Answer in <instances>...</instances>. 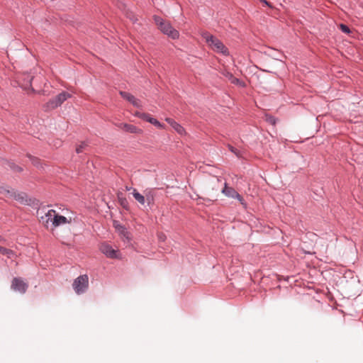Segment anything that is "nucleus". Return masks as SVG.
Instances as JSON below:
<instances>
[{
	"label": "nucleus",
	"instance_id": "1",
	"mask_svg": "<svg viewBox=\"0 0 363 363\" xmlns=\"http://www.w3.org/2000/svg\"><path fill=\"white\" fill-rule=\"evenodd\" d=\"M155 23L162 33L168 35L172 39H177L179 37V31L174 29L171 23L158 16H153Z\"/></svg>",
	"mask_w": 363,
	"mask_h": 363
},
{
	"label": "nucleus",
	"instance_id": "2",
	"mask_svg": "<svg viewBox=\"0 0 363 363\" xmlns=\"http://www.w3.org/2000/svg\"><path fill=\"white\" fill-rule=\"evenodd\" d=\"M202 37L215 52L222 53L225 56L229 55L228 49L218 38L208 32L203 33Z\"/></svg>",
	"mask_w": 363,
	"mask_h": 363
},
{
	"label": "nucleus",
	"instance_id": "3",
	"mask_svg": "<svg viewBox=\"0 0 363 363\" xmlns=\"http://www.w3.org/2000/svg\"><path fill=\"white\" fill-rule=\"evenodd\" d=\"M72 96L67 91H62L57 94L55 98L50 99L45 105L44 108L45 111H50L60 106L64 101Z\"/></svg>",
	"mask_w": 363,
	"mask_h": 363
},
{
	"label": "nucleus",
	"instance_id": "4",
	"mask_svg": "<svg viewBox=\"0 0 363 363\" xmlns=\"http://www.w3.org/2000/svg\"><path fill=\"white\" fill-rule=\"evenodd\" d=\"M72 286L77 294H82L86 292L89 287L88 276L86 274L79 276L74 280Z\"/></svg>",
	"mask_w": 363,
	"mask_h": 363
},
{
	"label": "nucleus",
	"instance_id": "5",
	"mask_svg": "<svg viewBox=\"0 0 363 363\" xmlns=\"http://www.w3.org/2000/svg\"><path fill=\"white\" fill-rule=\"evenodd\" d=\"M11 289L21 294H25L28 288V284L21 277H14L11 281Z\"/></svg>",
	"mask_w": 363,
	"mask_h": 363
},
{
	"label": "nucleus",
	"instance_id": "6",
	"mask_svg": "<svg viewBox=\"0 0 363 363\" xmlns=\"http://www.w3.org/2000/svg\"><path fill=\"white\" fill-rule=\"evenodd\" d=\"M33 77L30 73H23L18 76V83L24 89L31 87Z\"/></svg>",
	"mask_w": 363,
	"mask_h": 363
},
{
	"label": "nucleus",
	"instance_id": "7",
	"mask_svg": "<svg viewBox=\"0 0 363 363\" xmlns=\"http://www.w3.org/2000/svg\"><path fill=\"white\" fill-rule=\"evenodd\" d=\"M134 115L138 117L139 118L143 119V121L150 123L151 124L154 125L155 126L159 128H162L164 127V125L160 121H158L156 118L152 117L149 113L136 111Z\"/></svg>",
	"mask_w": 363,
	"mask_h": 363
},
{
	"label": "nucleus",
	"instance_id": "8",
	"mask_svg": "<svg viewBox=\"0 0 363 363\" xmlns=\"http://www.w3.org/2000/svg\"><path fill=\"white\" fill-rule=\"evenodd\" d=\"M101 252L104 254L107 257L115 259L118 258V250H115L113 247L106 243H103L100 246Z\"/></svg>",
	"mask_w": 363,
	"mask_h": 363
},
{
	"label": "nucleus",
	"instance_id": "9",
	"mask_svg": "<svg viewBox=\"0 0 363 363\" xmlns=\"http://www.w3.org/2000/svg\"><path fill=\"white\" fill-rule=\"evenodd\" d=\"M119 94L121 96L122 98L127 100L130 103H131L135 107L140 108V101L138 99H136L133 95L131 94L124 91H120Z\"/></svg>",
	"mask_w": 363,
	"mask_h": 363
},
{
	"label": "nucleus",
	"instance_id": "10",
	"mask_svg": "<svg viewBox=\"0 0 363 363\" xmlns=\"http://www.w3.org/2000/svg\"><path fill=\"white\" fill-rule=\"evenodd\" d=\"M120 128H121L123 130L130 133H141L142 130L138 128L137 126L133 125L132 124L128 123H121L120 125Z\"/></svg>",
	"mask_w": 363,
	"mask_h": 363
},
{
	"label": "nucleus",
	"instance_id": "11",
	"mask_svg": "<svg viewBox=\"0 0 363 363\" xmlns=\"http://www.w3.org/2000/svg\"><path fill=\"white\" fill-rule=\"evenodd\" d=\"M167 123L169 124L179 134L182 135L185 133L184 128L171 118H167L165 119Z\"/></svg>",
	"mask_w": 363,
	"mask_h": 363
},
{
	"label": "nucleus",
	"instance_id": "12",
	"mask_svg": "<svg viewBox=\"0 0 363 363\" xmlns=\"http://www.w3.org/2000/svg\"><path fill=\"white\" fill-rule=\"evenodd\" d=\"M222 193L224 194L226 196L233 199L235 196H239V193L237 192L233 187L228 186L227 183H225V186L222 190Z\"/></svg>",
	"mask_w": 363,
	"mask_h": 363
},
{
	"label": "nucleus",
	"instance_id": "13",
	"mask_svg": "<svg viewBox=\"0 0 363 363\" xmlns=\"http://www.w3.org/2000/svg\"><path fill=\"white\" fill-rule=\"evenodd\" d=\"M155 196V193L154 190L150 189V190H146L145 191V202L147 203V205L149 206H151L154 204Z\"/></svg>",
	"mask_w": 363,
	"mask_h": 363
},
{
	"label": "nucleus",
	"instance_id": "14",
	"mask_svg": "<svg viewBox=\"0 0 363 363\" xmlns=\"http://www.w3.org/2000/svg\"><path fill=\"white\" fill-rule=\"evenodd\" d=\"M67 223H69V221L67 220L65 216L56 214L53 218L52 225L54 227H57L60 225L65 224Z\"/></svg>",
	"mask_w": 363,
	"mask_h": 363
},
{
	"label": "nucleus",
	"instance_id": "15",
	"mask_svg": "<svg viewBox=\"0 0 363 363\" xmlns=\"http://www.w3.org/2000/svg\"><path fill=\"white\" fill-rule=\"evenodd\" d=\"M12 198L21 203L27 202V195L25 193L12 192Z\"/></svg>",
	"mask_w": 363,
	"mask_h": 363
},
{
	"label": "nucleus",
	"instance_id": "16",
	"mask_svg": "<svg viewBox=\"0 0 363 363\" xmlns=\"http://www.w3.org/2000/svg\"><path fill=\"white\" fill-rule=\"evenodd\" d=\"M0 253L1 255L6 256L9 259L16 257V252L13 250H11V249L6 248L1 245H0Z\"/></svg>",
	"mask_w": 363,
	"mask_h": 363
},
{
	"label": "nucleus",
	"instance_id": "17",
	"mask_svg": "<svg viewBox=\"0 0 363 363\" xmlns=\"http://www.w3.org/2000/svg\"><path fill=\"white\" fill-rule=\"evenodd\" d=\"M26 157L30 159L32 164L37 168H43L41 160L37 157L33 156L30 153L26 154Z\"/></svg>",
	"mask_w": 363,
	"mask_h": 363
},
{
	"label": "nucleus",
	"instance_id": "18",
	"mask_svg": "<svg viewBox=\"0 0 363 363\" xmlns=\"http://www.w3.org/2000/svg\"><path fill=\"white\" fill-rule=\"evenodd\" d=\"M133 196L135 199L141 205H144L145 203V195L140 194L135 189H133Z\"/></svg>",
	"mask_w": 363,
	"mask_h": 363
},
{
	"label": "nucleus",
	"instance_id": "19",
	"mask_svg": "<svg viewBox=\"0 0 363 363\" xmlns=\"http://www.w3.org/2000/svg\"><path fill=\"white\" fill-rule=\"evenodd\" d=\"M114 227L120 233V234H121L123 237L128 238L129 233L124 225L114 223Z\"/></svg>",
	"mask_w": 363,
	"mask_h": 363
},
{
	"label": "nucleus",
	"instance_id": "20",
	"mask_svg": "<svg viewBox=\"0 0 363 363\" xmlns=\"http://www.w3.org/2000/svg\"><path fill=\"white\" fill-rule=\"evenodd\" d=\"M118 202L120 205L125 210L129 209V202L126 198L123 196L122 194H118Z\"/></svg>",
	"mask_w": 363,
	"mask_h": 363
},
{
	"label": "nucleus",
	"instance_id": "21",
	"mask_svg": "<svg viewBox=\"0 0 363 363\" xmlns=\"http://www.w3.org/2000/svg\"><path fill=\"white\" fill-rule=\"evenodd\" d=\"M7 164H8V166L9 167V168H10L11 170H13V172H23V169L21 167H20V166H18V165L16 164H15L14 162H10V161H9V162H7Z\"/></svg>",
	"mask_w": 363,
	"mask_h": 363
},
{
	"label": "nucleus",
	"instance_id": "22",
	"mask_svg": "<svg viewBox=\"0 0 363 363\" xmlns=\"http://www.w3.org/2000/svg\"><path fill=\"white\" fill-rule=\"evenodd\" d=\"M265 118H266V121L267 123H269V124L273 125H276L277 121V118H275L273 116L269 115V114H266Z\"/></svg>",
	"mask_w": 363,
	"mask_h": 363
},
{
	"label": "nucleus",
	"instance_id": "23",
	"mask_svg": "<svg viewBox=\"0 0 363 363\" xmlns=\"http://www.w3.org/2000/svg\"><path fill=\"white\" fill-rule=\"evenodd\" d=\"M228 150L234 153L237 157H241V152L240 150H238V149H236L235 147H234L233 145H230V144H228L227 145Z\"/></svg>",
	"mask_w": 363,
	"mask_h": 363
},
{
	"label": "nucleus",
	"instance_id": "24",
	"mask_svg": "<svg viewBox=\"0 0 363 363\" xmlns=\"http://www.w3.org/2000/svg\"><path fill=\"white\" fill-rule=\"evenodd\" d=\"M56 215V212L55 210L51 209L49 210L47 213H45V216H47V218H50V223L51 222L52 223L53 218Z\"/></svg>",
	"mask_w": 363,
	"mask_h": 363
},
{
	"label": "nucleus",
	"instance_id": "25",
	"mask_svg": "<svg viewBox=\"0 0 363 363\" xmlns=\"http://www.w3.org/2000/svg\"><path fill=\"white\" fill-rule=\"evenodd\" d=\"M87 146L88 145L85 142H82L77 147L76 152L77 154L82 153Z\"/></svg>",
	"mask_w": 363,
	"mask_h": 363
},
{
	"label": "nucleus",
	"instance_id": "26",
	"mask_svg": "<svg viewBox=\"0 0 363 363\" xmlns=\"http://www.w3.org/2000/svg\"><path fill=\"white\" fill-rule=\"evenodd\" d=\"M40 221L43 224V225L48 228L49 224H50V218H47V216H42L40 217Z\"/></svg>",
	"mask_w": 363,
	"mask_h": 363
},
{
	"label": "nucleus",
	"instance_id": "27",
	"mask_svg": "<svg viewBox=\"0 0 363 363\" xmlns=\"http://www.w3.org/2000/svg\"><path fill=\"white\" fill-rule=\"evenodd\" d=\"M340 29L344 33L349 34L351 32L350 28L347 25L343 23L340 24Z\"/></svg>",
	"mask_w": 363,
	"mask_h": 363
},
{
	"label": "nucleus",
	"instance_id": "28",
	"mask_svg": "<svg viewBox=\"0 0 363 363\" xmlns=\"http://www.w3.org/2000/svg\"><path fill=\"white\" fill-rule=\"evenodd\" d=\"M221 74L225 77H226L229 81L232 79V77L234 76L231 72L227 71V70H223V72H221Z\"/></svg>",
	"mask_w": 363,
	"mask_h": 363
},
{
	"label": "nucleus",
	"instance_id": "29",
	"mask_svg": "<svg viewBox=\"0 0 363 363\" xmlns=\"http://www.w3.org/2000/svg\"><path fill=\"white\" fill-rule=\"evenodd\" d=\"M127 17L129 18L133 23L138 21L137 17L132 12H127Z\"/></svg>",
	"mask_w": 363,
	"mask_h": 363
},
{
	"label": "nucleus",
	"instance_id": "30",
	"mask_svg": "<svg viewBox=\"0 0 363 363\" xmlns=\"http://www.w3.org/2000/svg\"><path fill=\"white\" fill-rule=\"evenodd\" d=\"M234 199H237L240 203L245 208H247V203L244 200L243 197L239 194V196H235Z\"/></svg>",
	"mask_w": 363,
	"mask_h": 363
},
{
	"label": "nucleus",
	"instance_id": "31",
	"mask_svg": "<svg viewBox=\"0 0 363 363\" xmlns=\"http://www.w3.org/2000/svg\"><path fill=\"white\" fill-rule=\"evenodd\" d=\"M230 82L232 83V84H238L239 82H240V79H238L237 77H233L232 79L230 80Z\"/></svg>",
	"mask_w": 363,
	"mask_h": 363
},
{
	"label": "nucleus",
	"instance_id": "32",
	"mask_svg": "<svg viewBox=\"0 0 363 363\" xmlns=\"http://www.w3.org/2000/svg\"><path fill=\"white\" fill-rule=\"evenodd\" d=\"M9 189L3 186H0V193L1 194H6V191H8Z\"/></svg>",
	"mask_w": 363,
	"mask_h": 363
},
{
	"label": "nucleus",
	"instance_id": "33",
	"mask_svg": "<svg viewBox=\"0 0 363 363\" xmlns=\"http://www.w3.org/2000/svg\"><path fill=\"white\" fill-rule=\"evenodd\" d=\"M12 192H16V191L13 189H9L8 191H6V195L12 197Z\"/></svg>",
	"mask_w": 363,
	"mask_h": 363
},
{
	"label": "nucleus",
	"instance_id": "34",
	"mask_svg": "<svg viewBox=\"0 0 363 363\" xmlns=\"http://www.w3.org/2000/svg\"><path fill=\"white\" fill-rule=\"evenodd\" d=\"M260 1L263 2L267 6H271L269 3L268 1H267L266 0H260Z\"/></svg>",
	"mask_w": 363,
	"mask_h": 363
},
{
	"label": "nucleus",
	"instance_id": "35",
	"mask_svg": "<svg viewBox=\"0 0 363 363\" xmlns=\"http://www.w3.org/2000/svg\"><path fill=\"white\" fill-rule=\"evenodd\" d=\"M5 241H6V240L1 235H0V242H5Z\"/></svg>",
	"mask_w": 363,
	"mask_h": 363
},
{
	"label": "nucleus",
	"instance_id": "36",
	"mask_svg": "<svg viewBox=\"0 0 363 363\" xmlns=\"http://www.w3.org/2000/svg\"><path fill=\"white\" fill-rule=\"evenodd\" d=\"M131 188L126 186V190L129 191Z\"/></svg>",
	"mask_w": 363,
	"mask_h": 363
},
{
	"label": "nucleus",
	"instance_id": "37",
	"mask_svg": "<svg viewBox=\"0 0 363 363\" xmlns=\"http://www.w3.org/2000/svg\"><path fill=\"white\" fill-rule=\"evenodd\" d=\"M162 237H164V235H162V236H160V239H162Z\"/></svg>",
	"mask_w": 363,
	"mask_h": 363
},
{
	"label": "nucleus",
	"instance_id": "38",
	"mask_svg": "<svg viewBox=\"0 0 363 363\" xmlns=\"http://www.w3.org/2000/svg\"><path fill=\"white\" fill-rule=\"evenodd\" d=\"M162 237H164V235H162V236H160V239H162Z\"/></svg>",
	"mask_w": 363,
	"mask_h": 363
}]
</instances>
